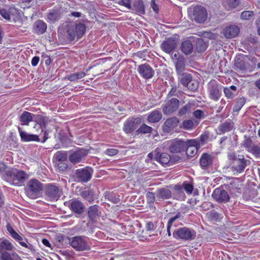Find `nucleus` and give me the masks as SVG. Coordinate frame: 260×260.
Listing matches in <instances>:
<instances>
[{
	"mask_svg": "<svg viewBox=\"0 0 260 260\" xmlns=\"http://www.w3.org/2000/svg\"><path fill=\"white\" fill-rule=\"evenodd\" d=\"M185 59L183 57L178 58L175 62L176 70L178 75L184 73L185 70Z\"/></svg>",
	"mask_w": 260,
	"mask_h": 260,
	"instance_id": "7c9ffc66",
	"label": "nucleus"
},
{
	"mask_svg": "<svg viewBox=\"0 0 260 260\" xmlns=\"http://www.w3.org/2000/svg\"><path fill=\"white\" fill-rule=\"evenodd\" d=\"M240 3V0H226L223 5L227 10H231L236 8Z\"/></svg>",
	"mask_w": 260,
	"mask_h": 260,
	"instance_id": "f704fd0d",
	"label": "nucleus"
},
{
	"mask_svg": "<svg viewBox=\"0 0 260 260\" xmlns=\"http://www.w3.org/2000/svg\"><path fill=\"white\" fill-rule=\"evenodd\" d=\"M212 197L214 200L219 203H226L229 201L230 196L226 191L220 188H216Z\"/></svg>",
	"mask_w": 260,
	"mask_h": 260,
	"instance_id": "f8f14e48",
	"label": "nucleus"
},
{
	"mask_svg": "<svg viewBox=\"0 0 260 260\" xmlns=\"http://www.w3.org/2000/svg\"><path fill=\"white\" fill-rule=\"evenodd\" d=\"M183 186L184 190L187 193L190 194L192 193L193 190V186L191 184L188 183L187 182H184L183 183Z\"/></svg>",
	"mask_w": 260,
	"mask_h": 260,
	"instance_id": "13d9d810",
	"label": "nucleus"
},
{
	"mask_svg": "<svg viewBox=\"0 0 260 260\" xmlns=\"http://www.w3.org/2000/svg\"><path fill=\"white\" fill-rule=\"evenodd\" d=\"M150 5H151V7L152 8L153 10L155 12V13H157L159 9H158V6L157 5V4L155 3V1L154 0H151V2H150Z\"/></svg>",
	"mask_w": 260,
	"mask_h": 260,
	"instance_id": "774afa93",
	"label": "nucleus"
},
{
	"mask_svg": "<svg viewBox=\"0 0 260 260\" xmlns=\"http://www.w3.org/2000/svg\"><path fill=\"white\" fill-rule=\"evenodd\" d=\"M174 238L184 241H191L195 239L196 232L193 229L183 227L175 230L173 233Z\"/></svg>",
	"mask_w": 260,
	"mask_h": 260,
	"instance_id": "423d86ee",
	"label": "nucleus"
},
{
	"mask_svg": "<svg viewBox=\"0 0 260 260\" xmlns=\"http://www.w3.org/2000/svg\"><path fill=\"white\" fill-rule=\"evenodd\" d=\"M86 76V73L84 72H76L67 76L66 78L70 81H75L76 80L82 79Z\"/></svg>",
	"mask_w": 260,
	"mask_h": 260,
	"instance_id": "4c0bfd02",
	"label": "nucleus"
},
{
	"mask_svg": "<svg viewBox=\"0 0 260 260\" xmlns=\"http://www.w3.org/2000/svg\"><path fill=\"white\" fill-rule=\"evenodd\" d=\"M179 105V101L176 98H172L162 106V112L165 115L171 114L178 108Z\"/></svg>",
	"mask_w": 260,
	"mask_h": 260,
	"instance_id": "1a4fd4ad",
	"label": "nucleus"
},
{
	"mask_svg": "<svg viewBox=\"0 0 260 260\" xmlns=\"http://www.w3.org/2000/svg\"><path fill=\"white\" fill-rule=\"evenodd\" d=\"M98 206H91L88 211V216L92 220L96 218L99 215Z\"/></svg>",
	"mask_w": 260,
	"mask_h": 260,
	"instance_id": "e433bc0d",
	"label": "nucleus"
},
{
	"mask_svg": "<svg viewBox=\"0 0 260 260\" xmlns=\"http://www.w3.org/2000/svg\"><path fill=\"white\" fill-rule=\"evenodd\" d=\"M193 49V45L190 41L186 40L182 43L181 50L185 54H190L192 52Z\"/></svg>",
	"mask_w": 260,
	"mask_h": 260,
	"instance_id": "2f4dec72",
	"label": "nucleus"
},
{
	"mask_svg": "<svg viewBox=\"0 0 260 260\" xmlns=\"http://www.w3.org/2000/svg\"><path fill=\"white\" fill-rule=\"evenodd\" d=\"M80 195L83 199L89 202H91L93 200V193L90 190H86L81 191Z\"/></svg>",
	"mask_w": 260,
	"mask_h": 260,
	"instance_id": "37998d69",
	"label": "nucleus"
},
{
	"mask_svg": "<svg viewBox=\"0 0 260 260\" xmlns=\"http://www.w3.org/2000/svg\"><path fill=\"white\" fill-rule=\"evenodd\" d=\"M57 19L58 14L55 11L50 12L47 15V19L51 22H54Z\"/></svg>",
	"mask_w": 260,
	"mask_h": 260,
	"instance_id": "6e6d98bb",
	"label": "nucleus"
},
{
	"mask_svg": "<svg viewBox=\"0 0 260 260\" xmlns=\"http://www.w3.org/2000/svg\"><path fill=\"white\" fill-rule=\"evenodd\" d=\"M189 18L198 23H204L207 19L208 13L206 9L200 5L192 6L188 9Z\"/></svg>",
	"mask_w": 260,
	"mask_h": 260,
	"instance_id": "7ed1b4c3",
	"label": "nucleus"
},
{
	"mask_svg": "<svg viewBox=\"0 0 260 260\" xmlns=\"http://www.w3.org/2000/svg\"><path fill=\"white\" fill-rule=\"evenodd\" d=\"M136 128L135 121L133 120H127L124 123L123 130L126 134H129L134 131Z\"/></svg>",
	"mask_w": 260,
	"mask_h": 260,
	"instance_id": "72a5a7b5",
	"label": "nucleus"
},
{
	"mask_svg": "<svg viewBox=\"0 0 260 260\" xmlns=\"http://www.w3.org/2000/svg\"><path fill=\"white\" fill-rule=\"evenodd\" d=\"M180 217V213H177L176 215L174 217H171L168 222V225L173 226L174 222L175 221L176 219L179 218Z\"/></svg>",
	"mask_w": 260,
	"mask_h": 260,
	"instance_id": "e2e57ef3",
	"label": "nucleus"
},
{
	"mask_svg": "<svg viewBox=\"0 0 260 260\" xmlns=\"http://www.w3.org/2000/svg\"><path fill=\"white\" fill-rule=\"evenodd\" d=\"M197 124L198 123L194 120H185L180 124V127L185 130L190 131L195 128Z\"/></svg>",
	"mask_w": 260,
	"mask_h": 260,
	"instance_id": "c756f323",
	"label": "nucleus"
},
{
	"mask_svg": "<svg viewBox=\"0 0 260 260\" xmlns=\"http://www.w3.org/2000/svg\"><path fill=\"white\" fill-rule=\"evenodd\" d=\"M187 87L190 90L195 91L198 88V83L197 81L192 79L187 85Z\"/></svg>",
	"mask_w": 260,
	"mask_h": 260,
	"instance_id": "864d4df0",
	"label": "nucleus"
},
{
	"mask_svg": "<svg viewBox=\"0 0 260 260\" xmlns=\"http://www.w3.org/2000/svg\"><path fill=\"white\" fill-rule=\"evenodd\" d=\"M27 186L29 191L34 194H38L43 189L42 183L36 179H30Z\"/></svg>",
	"mask_w": 260,
	"mask_h": 260,
	"instance_id": "dca6fc26",
	"label": "nucleus"
},
{
	"mask_svg": "<svg viewBox=\"0 0 260 260\" xmlns=\"http://www.w3.org/2000/svg\"><path fill=\"white\" fill-rule=\"evenodd\" d=\"M70 238L67 236H63L62 235H60L58 237V239L59 242L63 243L65 242L66 243H69V239Z\"/></svg>",
	"mask_w": 260,
	"mask_h": 260,
	"instance_id": "338daca9",
	"label": "nucleus"
},
{
	"mask_svg": "<svg viewBox=\"0 0 260 260\" xmlns=\"http://www.w3.org/2000/svg\"><path fill=\"white\" fill-rule=\"evenodd\" d=\"M86 28L85 25L80 22L75 24H67L66 26V32L70 41L74 40L76 38H81L84 35Z\"/></svg>",
	"mask_w": 260,
	"mask_h": 260,
	"instance_id": "20e7f679",
	"label": "nucleus"
},
{
	"mask_svg": "<svg viewBox=\"0 0 260 260\" xmlns=\"http://www.w3.org/2000/svg\"><path fill=\"white\" fill-rule=\"evenodd\" d=\"M184 142L186 144L185 149L188 147L200 146L199 142L198 139L187 140L186 141H184Z\"/></svg>",
	"mask_w": 260,
	"mask_h": 260,
	"instance_id": "09e8293b",
	"label": "nucleus"
},
{
	"mask_svg": "<svg viewBox=\"0 0 260 260\" xmlns=\"http://www.w3.org/2000/svg\"><path fill=\"white\" fill-rule=\"evenodd\" d=\"M246 102V100L244 97L238 99L236 102V103L234 107V112L239 111L242 107L244 105Z\"/></svg>",
	"mask_w": 260,
	"mask_h": 260,
	"instance_id": "a19ab883",
	"label": "nucleus"
},
{
	"mask_svg": "<svg viewBox=\"0 0 260 260\" xmlns=\"http://www.w3.org/2000/svg\"><path fill=\"white\" fill-rule=\"evenodd\" d=\"M147 202L149 205H151L156 201L155 192H148L146 194Z\"/></svg>",
	"mask_w": 260,
	"mask_h": 260,
	"instance_id": "49530a36",
	"label": "nucleus"
},
{
	"mask_svg": "<svg viewBox=\"0 0 260 260\" xmlns=\"http://www.w3.org/2000/svg\"><path fill=\"white\" fill-rule=\"evenodd\" d=\"M119 4L126 7L128 9L131 8V0H120Z\"/></svg>",
	"mask_w": 260,
	"mask_h": 260,
	"instance_id": "0e129e2a",
	"label": "nucleus"
},
{
	"mask_svg": "<svg viewBox=\"0 0 260 260\" xmlns=\"http://www.w3.org/2000/svg\"><path fill=\"white\" fill-rule=\"evenodd\" d=\"M179 122V120L176 117H172L167 119L163 125L164 131L170 133L174 128L178 126Z\"/></svg>",
	"mask_w": 260,
	"mask_h": 260,
	"instance_id": "a211bd4d",
	"label": "nucleus"
},
{
	"mask_svg": "<svg viewBox=\"0 0 260 260\" xmlns=\"http://www.w3.org/2000/svg\"><path fill=\"white\" fill-rule=\"evenodd\" d=\"M254 144H253L252 140L249 138H246L243 142V146L249 150Z\"/></svg>",
	"mask_w": 260,
	"mask_h": 260,
	"instance_id": "4d7b16f0",
	"label": "nucleus"
},
{
	"mask_svg": "<svg viewBox=\"0 0 260 260\" xmlns=\"http://www.w3.org/2000/svg\"><path fill=\"white\" fill-rule=\"evenodd\" d=\"M174 189L179 194V197L175 198V199L178 200H184L185 199V194L181 186L180 185H176L174 186Z\"/></svg>",
	"mask_w": 260,
	"mask_h": 260,
	"instance_id": "a18cd8bd",
	"label": "nucleus"
},
{
	"mask_svg": "<svg viewBox=\"0 0 260 260\" xmlns=\"http://www.w3.org/2000/svg\"><path fill=\"white\" fill-rule=\"evenodd\" d=\"M152 130V128L146 124H142L141 127L137 130L139 133L147 134L150 133Z\"/></svg>",
	"mask_w": 260,
	"mask_h": 260,
	"instance_id": "8fccbe9b",
	"label": "nucleus"
},
{
	"mask_svg": "<svg viewBox=\"0 0 260 260\" xmlns=\"http://www.w3.org/2000/svg\"><path fill=\"white\" fill-rule=\"evenodd\" d=\"M7 230L10 234L11 237L14 239L15 240L19 242L20 245L25 248H27V245L24 242L21 241L23 240V238L21 236H20L12 228V226L9 224L8 223L6 226Z\"/></svg>",
	"mask_w": 260,
	"mask_h": 260,
	"instance_id": "412c9836",
	"label": "nucleus"
},
{
	"mask_svg": "<svg viewBox=\"0 0 260 260\" xmlns=\"http://www.w3.org/2000/svg\"><path fill=\"white\" fill-rule=\"evenodd\" d=\"M193 105L190 103H187L179 109L178 116H183L186 114H189L193 110Z\"/></svg>",
	"mask_w": 260,
	"mask_h": 260,
	"instance_id": "473e14b6",
	"label": "nucleus"
},
{
	"mask_svg": "<svg viewBox=\"0 0 260 260\" xmlns=\"http://www.w3.org/2000/svg\"><path fill=\"white\" fill-rule=\"evenodd\" d=\"M232 128V125L229 122H225L221 124L219 127V131L221 133H224L225 132H229Z\"/></svg>",
	"mask_w": 260,
	"mask_h": 260,
	"instance_id": "79ce46f5",
	"label": "nucleus"
},
{
	"mask_svg": "<svg viewBox=\"0 0 260 260\" xmlns=\"http://www.w3.org/2000/svg\"><path fill=\"white\" fill-rule=\"evenodd\" d=\"M193 116L197 118H204V112L201 110H197L193 112Z\"/></svg>",
	"mask_w": 260,
	"mask_h": 260,
	"instance_id": "680f3d73",
	"label": "nucleus"
},
{
	"mask_svg": "<svg viewBox=\"0 0 260 260\" xmlns=\"http://www.w3.org/2000/svg\"><path fill=\"white\" fill-rule=\"evenodd\" d=\"M34 114L27 111L23 112L19 117V120L22 125H28L32 120Z\"/></svg>",
	"mask_w": 260,
	"mask_h": 260,
	"instance_id": "cd10ccee",
	"label": "nucleus"
},
{
	"mask_svg": "<svg viewBox=\"0 0 260 260\" xmlns=\"http://www.w3.org/2000/svg\"><path fill=\"white\" fill-rule=\"evenodd\" d=\"M210 98L213 100L217 101L221 95V91L216 83H210L208 87Z\"/></svg>",
	"mask_w": 260,
	"mask_h": 260,
	"instance_id": "aec40b11",
	"label": "nucleus"
},
{
	"mask_svg": "<svg viewBox=\"0 0 260 260\" xmlns=\"http://www.w3.org/2000/svg\"><path fill=\"white\" fill-rule=\"evenodd\" d=\"M87 154V151L83 148L78 149L69 156V160L76 164L81 161Z\"/></svg>",
	"mask_w": 260,
	"mask_h": 260,
	"instance_id": "9b49d317",
	"label": "nucleus"
},
{
	"mask_svg": "<svg viewBox=\"0 0 260 260\" xmlns=\"http://www.w3.org/2000/svg\"><path fill=\"white\" fill-rule=\"evenodd\" d=\"M93 171L89 168L77 169L75 171L76 177L79 181L87 182L91 178Z\"/></svg>",
	"mask_w": 260,
	"mask_h": 260,
	"instance_id": "9d476101",
	"label": "nucleus"
},
{
	"mask_svg": "<svg viewBox=\"0 0 260 260\" xmlns=\"http://www.w3.org/2000/svg\"><path fill=\"white\" fill-rule=\"evenodd\" d=\"M67 152L64 151H58L54 155V158L57 161H64L67 159Z\"/></svg>",
	"mask_w": 260,
	"mask_h": 260,
	"instance_id": "58836bf2",
	"label": "nucleus"
},
{
	"mask_svg": "<svg viewBox=\"0 0 260 260\" xmlns=\"http://www.w3.org/2000/svg\"><path fill=\"white\" fill-rule=\"evenodd\" d=\"M180 75V82L184 86L187 87L190 81L192 79L190 74L184 73Z\"/></svg>",
	"mask_w": 260,
	"mask_h": 260,
	"instance_id": "c9c22d12",
	"label": "nucleus"
},
{
	"mask_svg": "<svg viewBox=\"0 0 260 260\" xmlns=\"http://www.w3.org/2000/svg\"><path fill=\"white\" fill-rule=\"evenodd\" d=\"M8 251H4L0 254V260H19L20 257L14 250L12 252Z\"/></svg>",
	"mask_w": 260,
	"mask_h": 260,
	"instance_id": "bb28decb",
	"label": "nucleus"
},
{
	"mask_svg": "<svg viewBox=\"0 0 260 260\" xmlns=\"http://www.w3.org/2000/svg\"><path fill=\"white\" fill-rule=\"evenodd\" d=\"M254 15L253 12L251 11H245L241 14V18L243 20H249Z\"/></svg>",
	"mask_w": 260,
	"mask_h": 260,
	"instance_id": "3c124183",
	"label": "nucleus"
},
{
	"mask_svg": "<svg viewBox=\"0 0 260 260\" xmlns=\"http://www.w3.org/2000/svg\"><path fill=\"white\" fill-rule=\"evenodd\" d=\"M198 147H188L185 149L186 151V154L190 157L194 156L198 151Z\"/></svg>",
	"mask_w": 260,
	"mask_h": 260,
	"instance_id": "603ef678",
	"label": "nucleus"
},
{
	"mask_svg": "<svg viewBox=\"0 0 260 260\" xmlns=\"http://www.w3.org/2000/svg\"><path fill=\"white\" fill-rule=\"evenodd\" d=\"M155 196L156 202H161L170 199L172 197V192L168 188H158L155 191Z\"/></svg>",
	"mask_w": 260,
	"mask_h": 260,
	"instance_id": "f3484780",
	"label": "nucleus"
},
{
	"mask_svg": "<svg viewBox=\"0 0 260 260\" xmlns=\"http://www.w3.org/2000/svg\"><path fill=\"white\" fill-rule=\"evenodd\" d=\"M178 36L177 35L168 38L161 44V50L170 54L177 47L178 43Z\"/></svg>",
	"mask_w": 260,
	"mask_h": 260,
	"instance_id": "6e6552de",
	"label": "nucleus"
},
{
	"mask_svg": "<svg viewBox=\"0 0 260 260\" xmlns=\"http://www.w3.org/2000/svg\"><path fill=\"white\" fill-rule=\"evenodd\" d=\"M224 93L225 95L229 99H232L234 98L235 95V93L231 90L230 88H225L224 89Z\"/></svg>",
	"mask_w": 260,
	"mask_h": 260,
	"instance_id": "052dcab7",
	"label": "nucleus"
},
{
	"mask_svg": "<svg viewBox=\"0 0 260 260\" xmlns=\"http://www.w3.org/2000/svg\"><path fill=\"white\" fill-rule=\"evenodd\" d=\"M197 139H198L199 142V145H203L207 142L209 139V136L207 134H203L201 135L199 138Z\"/></svg>",
	"mask_w": 260,
	"mask_h": 260,
	"instance_id": "5fc2aeb1",
	"label": "nucleus"
},
{
	"mask_svg": "<svg viewBox=\"0 0 260 260\" xmlns=\"http://www.w3.org/2000/svg\"><path fill=\"white\" fill-rule=\"evenodd\" d=\"M69 244L72 247L78 251H83L90 249L88 238L84 236H77L70 238Z\"/></svg>",
	"mask_w": 260,
	"mask_h": 260,
	"instance_id": "39448f33",
	"label": "nucleus"
},
{
	"mask_svg": "<svg viewBox=\"0 0 260 260\" xmlns=\"http://www.w3.org/2000/svg\"><path fill=\"white\" fill-rule=\"evenodd\" d=\"M137 70L140 75L145 79H150L154 75V71L152 68L147 63L139 65Z\"/></svg>",
	"mask_w": 260,
	"mask_h": 260,
	"instance_id": "ddd939ff",
	"label": "nucleus"
},
{
	"mask_svg": "<svg viewBox=\"0 0 260 260\" xmlns=\"http://www.w3.org/2000/svg\"><path fill=\"white\" fill-rule=\"evenodd\" d=\"M61 190L59 188L53 184H48L45 188V194L46 199L50 201H56L61 196Z\"/></svg>",
	"mask_w": 260,
	"mask_h": 260,
	"instance_id": "0eeeda50",
	"label": "nucleus"
},
{
	"mask_svg": "<svg viewBox=\"0 0 260 260\" xmlns=\"http://www.w3.org/2000/svg\"><path fill=\"white\" fill-rule=\"evenodd\" d=\"M57 164V167L60 171H64L68 167V165L63 161H59Z\"/></svg>",
	"mask_w": 260,
	"mask_h": 260,
	"instance_id": "69168bd1",
	"label": "nucleus"
},
{
	"mask_svg": "<svg viewBox=\"0 0 260 260\" xmlns=\"http://www.w3.org/2000/svg\"><path fill=\"white\" fill-rule=\"evenodd\" d=\"M248 152L252 153L257 158H260V147L257 145H254Z\"/></svg>",
	"mask_w": 260,
	"mask_h": 260,
	"instance_id": "de8ad7c7",
	"label": "nucleus"
},
{
	"mask_svg": "<svg viewBox=\"0 0 260 260\" xmlns=\"http://www.w3.org/2000/svg\"><path fill=\"white\" fill-rule=\"evenodd\" d=\"M47 29V24L42 20H38L34 24L35 33L38 35L43 34Z\"/></svg>",
	"mask_w": 260,
	"mask_h": 260,
	"instance_id": "a878e982",
	"label": "nucleus"
},
{
	"mask_svg": "<svg viewBox=\"0 0 260 260\" xmlns=\"http://www.w3.org/2000/svg\"><path fill=\"white\" fill-rule=\"evenodd\" d=\"M228 158L232 161L231 167L234 174L243 172L246 167L250 164V161L246 159L243 155H237L235 153H231L228 154Z\"/></svg>",
	"mask_w": 260,
	"mask_h": 260,
	"instance_id": "f03ea898",
	"label": "nucleus"
},
{
	"mask_svg": "<svg viewBox=\"0 0 260 260\" xmlns=\"http://www.w3.org/2000/svg\"><path fill=\"white\" fill-rule=\"evenodd\" d=\"M69 208L75 213L80 214L84 211V206L79 200H73L71 202Z\"/></svg>",
	"mask_w": 260,
	"mask_h": 260,
	"instance_id": "4be33fe9",
	"label": "nucleus"
},
{
	"mask_svg": "<svg viewBox=\"0 0 260 260\" xmlns=\"http://www.w3.org/2000/svg\"><path fill=\"white\" fill-rule=\"evenodd\" d=\"M18 132L21 138V140L23 142L35 141L39 142L40 139L37 135L30 134L25 131H23L20 127H18Z\"/></svg>",
	"mask_w": 260,
	"mask_h": 260,
	"instance_id": "6ab92c4d",
	"label": "nucleus"
},
{
	"mask_svg": "<svg viewBox=\"0 0 260 260\" xmlns=\"http://www.w3.org/2000/svg\"><path fill=\"white\" fill-rule=\"evenodd\" d=\"M3 177L10 184L19 186L23 185L28 175L24 171L11 168L5 172Z\"/></svg>",
	"mask_w": 260,
	"mask_h": 260,
	"instance_id": "f257e3e1",
	"label": "nucleus"
},
{
	"mask_svg": "<svg viewBox=\"0 0 260 260\" xmlns=\"http://www.w3.org/2000/svg\"><path fill=\"white\" fill-rule=\"evenodd\" d=\"M240 32V28L236 25L226 26L223 30V34L226 39H232L237 37Z\"/></svg>",
	"mask_w": 260,
	"mask_h": 260,
	"instance_id": "2eb2a0df",
	"label": "nucleus"
},
{
	"mask_svg": "<svg viewBox=\"0 0 260 260\" xmlns=\"http://www.w3.org/2000/svg\"><path fill=\"white\" fill-rule=\"evenodd\" d=\"M15 247L11 242L5 238H0V254L4 251H13Z\"/></svg>",
	"mask_w": 260,
	"mask_h": 260,
	"instance_id": "b1692460",
	"label": "nucleus"
},
{
	"mask_svg": "<svg viewBox=\"0 0 260 260\" xmlns=\"http://www.w3.org/2000/svg\"><path fill=\"white\" fill-rule=\"evenodd\" d=\"M213 157L207 153H204L202 155L200 163L201 168L203 169H207L212 164Z\"/></svg>",
	"mask_w": 260,
	"mask_h": 260,
	"instance_id": "5701e85b",
	"label": "nucleus"
},
{
	"mask_svg": "<svg viewBox=\"0 0 260 260\" xmlns=\"http://www.w3.org/2000/svg\"><path fill=\"white\" fill-rule=\"evenodd\" d=\"M118 152V150L116 149L109 148L105 150V153L109 156H114L116 155Z\"/></svg>",
	"mask_w": 260,
	"mask_h": 260,
	"instance_id": "bf43d9fd",
	"label": "nucleus"
},
{
	"mask_svg": "<svg viewBox=\"0 0 260 260\" xmlns=\"http://www.w3.org/2000/svg\"><path fill=\"white\" fill-rule=\"evenodd\" d=\"M207 48V45L202 39H199L197 41L196 49L198 52H202Z\"/></svg>",
	"mask_w": 260,
	"mask_h": 260,
	"instance_id": "ea45409f",
	"label": "nucleus"
},
{
	"mask_svg": "<svg viewBox=\"0 0 260 260\" xmlns=\"http://www.w3.org/2000/svg\"><path fill=\"white\" fill-rule=\"evenodd\" d=\"M186 144L180 139L174 140L169 146V150L172 153H180L185 150Z\"/></svg>",
	"mask_w": 260,
	"mask_h": 260,
	"instance_id": "4468645a",
	"label": "nucleus"
},
{
	"mask_svg": "<svg viewBox=\"0 0 260 260\" xmlns=\"http://www.w3.org/2000/svg\"><path fill=\"white\" fill-rule=\"evenodd\" d=\"M162 118V114L158 110L153 111L148 116V121L151 123L158 122Z\"/></svg>",
	"mask_w": 260,
	"mask_h": 260,
	"instance_id": "c85d7f7f",
	"label": "nucleus"
},
{
	"mask_svg": "<svg viewBox=\"0 0 260 260\" xmlns=\"http://www.w3.org/2000/svg\"><path fill=\"white\" fill-rule=\"evenodd\" d=\"M154 160L159 162L162 166L168 165L170 163V157L168 153H162L159 154L155 152Z\"/></svg>",
	"mask_w": 260,
	"mask_h": 260,
	"instance_id": "393cba45",
	"label": "nucleus"
},
{
	"mask_svg": "<svg viewBox=\"0 0 260 260\" xmlns=\"http://www.w3.org/2000/svg\"><path fill=\"white\" fill-rule=\"evenodd\" d=\"M13 10V8H10L8 10L6 9H0V15L6 20H9L10 19V13Z\"/></svg>",
	"mask_w": 260,
	"mask_h": 260,
	"instance_id": "c03bdc74",
	"label": "nucleus"
}]
</instances>
